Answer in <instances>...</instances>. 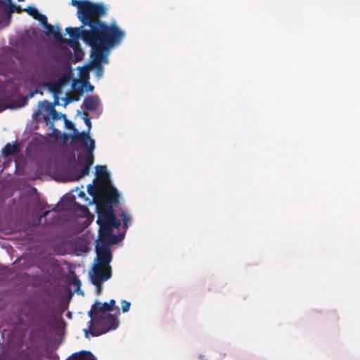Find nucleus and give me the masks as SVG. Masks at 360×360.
<instances>
[{
	"label": "nucleus",
	"instance_id": "nucleus-23",
	"mask_svg": "<svg viewBox=\"0 0 360 360\" xmlns=\"http://www.w3.org/2000/svg\"><path fill=\"white\" fill-rule=\"evenodd\" d=\"M63 117L65 118V124L68 129L74 130L75 132H77V129H75L74 124L66 119L65 115H63Z\"/></svg>",
	"mask_w": 360,
	"mask_h": 360
},
{
	"label": "nucleus",
	"instance_id": "nucleus-2",
	"mask_svg": "<svg viewBox=\"0 0 360 360\" xmlns=\"http://www.w3.org/2000/svg\"><path fill=\"white\" fill-rule=\"evenodd\" d=\"M71 5L77 8V16L81 22L79 27H67L66 32L73 39H81L86 44L107 24L102 18L108 14L107 7L102 3L89 0H72Z\"/></svg>",
	"mask_w": 360,
	"mask_h": 360
},
{
	"label": "nucleus",
	"instance_id": "nucleus-3",
	"mask_svg": "<svg viewBox=\"0 0 360 360\" xmlns=\"http://www.w3.org/2000/svg\"><path fill=\"white\" fill-rule=\"evenodd\" d=\"M124 37L125 32L115 22L107 23L93 38V42L87 44L93 50L91 65L108 63V51L120 44Z\"/></svg>",
	"mask_w": 360,
	"mask_h": 360
},
{
	"label": "nucleus",
	"instance_id": "nucleus-27",
	"mask_svg": "<svg viewBox=\"0 0 360 360\" xmlns=\"http://www.w3.org/2000/svg\"><path fill=\"white\" fill-rule=\"evenodd\" d=\"M43 26L46 28L49 34H52L53 32L54 27L52 25L46 22V24Z\"/></svg>",
	"mask_w": 360,
	"mask_h": 360
},
{
	"label": "nucleus",
	"instance_id": "nucleus-5",
	"mask_svg": "<svg viewBox=\"0 0 360 360\" xmlns=\"http://www.w3.org/2000/svg\"><path fill=\"white\" fill-rule=\"evenodd\" d=\"M89 323L91 335L92 336H99L111 330L116 329L119 325V321L114 315L108 313L91 319Z\"/></svg>",
	"mask_w": 360,
	"mask_h": 360
},
{
	"label": "nucleus",
	"instance_id": "nucleus-21",
	"mask_svg": "<svg viewBox=\"0 0 360 360\" xmlns=\"http://www.w3.org/2000/svg\"><path fill=\"white\" fill-rule=\"evenodd\" d=\"M72 284L75 286H76V290L75 291L79 294L80 293V286H81V282L79 281V279L77 278V277H74L73 279H72ZM81 294H83L82 292H81Z\"/></svg>",
	"mask_w": 360,
	"mask_h": 360
},
{
	"label": "nucleus",
	"instance_id": "nucleus-34",
	"mask_svg": "<svg viewBox=\"0 0 360 360\" xmlns=\"http://www.w3.org/2000/svg\"><path fill=\"white\" fill-rule=\"evenodd\" d=\"M87 84H88V90L90 91H92L94 89V86L92 85H91L89 82H87Z\"/></svg>",
	"mask_w": 360,
	"mask_h": 360
},
{
	"label": "nucleus",
	"instance_id": "nucleus-4",
	"mask_svg": "<svg viewBox=\"0 0 360 360\" xmlns=\"http://www.w3.org/2000/svg\"><path fill=\"white\" fill-rule=\"evenodd\" d=\"M72 141L77 143H82L84 146H87V141L89 142V148L84 153H80L77 155V165L79 166H84V168L81 171L80 174L77 175L75 180H79L83 176L88 175L90 171V167L94 163V158L93 151L95 149V141L91 139L89 136V133L84 131L79 133L75 132L72 136Z\"/></svg>",
	"mask_w": 360,
	"mask_h": 360
},
{
	"label": "nucleus",
	"instance_id": "nucleus-35",
	"mask_svg": "<svg viewBox=\"0 0 360 360\" xmlns=\"http://www.w3.org/2000/svg\"><path fill=\"white\" fill-rule=\"evenodd\" d=\"M80 196H83L84 197L85 196V193H83V192H81L80 194H79Z\"/></svg>",
	"mask_w": 360,
	"mask_h": 360
},
{
	"label": "nucleus",
	"instance_id": "nucleus-16",
	"mask_svg": "<svg viewBox=\"0 0 360 360\" xmlns=\"http://www.w3.org/2000/svg\"><path fill=\"white\" fill-rule=\"evenodd\" d=\"M51 34L53 35L54 39H56L58 41H63V42L67 43L68 44H70V43H71L70 40L63 39L62 34L60 32V31L58 30H54Z\"/></svg>",
	"mask_w": 360,
	"mask_h": 360
},
{
	"label": "nucleus",
	"instance_id": "nucleus-6",
	"mask_svg": "<svg viewBox=\"0 0 360 360\" xmlns=\"http://www.w3.org/2000/svg\"><path fill=\"white\" fill-rule=\"evenodd\" d=\"M96 175H97V179H95L94 182L98 181V182H99V184H103V186H105L106 187L105 189H104L103 193L97 198V204L99 202V199L102 197L109 198V195L107 194V192H108V191H109L110 189L114 190L116 192V193L117 195V203H118L120 195H119V193H117V189L115 188L112 187L111 185L110 180V175L108 172L107 167L105 165H97L96 167Z\"/></svg>",
	"mask_w": 360,
	"mask_h": 360
},
{
	"label": "nucleus",
	"instance_id": "nucleus-20",
	"mask_svg": "<svg viewBox=\"0 0 360 360\" xmlns=\"http://www.w3.org/2000/svg\"><path fill=\"white\" fill-rule=\"evenodd\" d=\"M83 120L85 122V124L88 127V133L90 131V129L91 128V122L90 119L89 118V114L86 112H83Z\"/></svg>",
	"mask_w": 360,
	"mask_h": 360
},
{
	"label": "nucleus",
	"instance_id": "nucleus-26",
	"mask_svg": "<svg viewBox=\"0 0 360 360\" xmlns=\"http://www.w3.org/2000/svg\"><path fill=\"white\" fill-rule=\"evenodd\" d=\"M49 114L51 115V118L53 120H57L60 119V116H62V115L58 113L56 110V109L53 110V111H51Z\"/></svg>",
	"mask_w": 360,
	"mask_h": 360
},
{
	"label": "nucleus",
	"instance_id": "nucleus-11",
	"mask_svg": "<svg viewBox=\"0 0 360 360\" xmlns=\"http://www.w3.org/2000/svg\"><path fill=\"white\" fill-rule=\"evenodd\" d=\"M71 360H96L91 352L81 351L75 352L70 356Z\"/></svg>",
	"mask_w": 360,
	"mask_h": 360
},
{
	"label": "nucleus",
	"instance_id": "nucleus-30",
	"mask_svg": "<svg viewBox=\"0 0 360 360\" xmlns=\"http://www.w3.org/2000/svg\"><path fill=\"white\" fill-rule=\"evenodd\" d=\"M102 284L103 283H99V285L98 284L94 285L96 287V291H97L98 294H100L102 291V289H103Z\"/></svg>",
	"mask_w": 360,
	"mask_h": 360
},
{
	"label": "nucleus",
	"instance_id": "nucleus-14",
	"mask_svg": "<svg viewBox=\"0 0 360 360\" xmlns=\"http://www.w3.org/2000/svg\"><path fill=\"white\" fill-rule=\"evenodd\" d=\"M39 110H45L46 112L49 114L53 111V110L55 109L54 105H53L51 103L49 102L48 101L45 100L42 102L39 103Z\"/></svg>",
	"mask_w": 360,
	"mask_h": 360
},
{
	"label": "nucleus",
	"instance_id": "nucleus-32",
	"mask_svg": "<svg viewBox=\"0 0 360 360\" xmlns=\"http://www.w3.org/2000/svg\"><path fill=\"white\" fill-rule=\"evenodd\" d=\"M49 213H50V211H45L44 212V214L41 215V218H42V217L46 218Z\"/></svg>",
	"mask_w": 360,
	"mask_h": 360
},
{
	"label": "nucleus",
	"instance_id": "nucleus-31",
	"mask_svg": "<svg viewBox=\"0 0 360 360\" xmlns=\"http://www.w3.org/2000/svg\"><path fill=\"white\" fill-rule=\"evenodd\" d=\"M84 332L85 333V337H89V333H90V328L89 329H84Z\"/></svg>",
	"mask_w": 360,
	"mask_h": 360
},
{
	"label": "nucleus",
	"instance_id": "nucleus-37",
	"mask_svg": "<svg viewBox=\"0 0 360 360\" xmlns=\"http://www.w3.org/2000/svg\"><path fill=\"white\" fill-rule=\"evenodd\" d=\"M116 309H117V311L118 312L120 311V309H119V307H117V308H116Z\"/></svg>",
	"mask_w": 360,
	"mask_h": 360
},
{
	"label": "nucleus",
	"instance_id": "nucleus-13",
	"mask_svg": "<svg viewBox=\"0 0 360 360\" xmlns=\"http://www.w3.org/2000/svg\"><path fill=\"white\" fill-rule=\"evenodd\" d=\"M46 86L53 96L60 95L62 93V88L56 82L47 83Z\"/></svg>",
	"mask_w": 360,
	"mask_h": 360
},
{
	"label": "nucleus",
	"instance_id": "nucleus-12",
	"mask_svg": "<svg viewBox=\"0 0 360 360\" xmlns=\"http://www.w3.org/2000/svg\"><path fill=\"white\" fill-rule=\"evenodd\" d=\"M18 146L8 143L2 150V153L5 157L12 155L18 152Z\"/></svg>",
	"mask_w": 360,
	"mask_h": 360
},
{
	"label": "nucleus",
	"instance_id": "nucleus-17",
	"mask_svg": "<svg viewBox=\"0 0 360 360\" xmlns=\"http://www.w3.org/2000/svg\"><path fill=\"white\" fill-rule=\"evenodd\" d=\"M4 5L9 6V9H10L11 12H16V13H20L21 12L25 11L24 9L21 8L20 6H19V5L16 6V5L13 4L12 1H11V3H5Z\"/></svg>",
	"mask_w": 360,
	"mask_h": 360
},
{
	"label": "nucleus",
	"instance_id": "nucleus-7",
	"mask_svg": "<svg viewBox=\"0 0 360 360\" xmlns=\"http://www.w3.org/2000/svg\"><path fill=\"white\" fill-rule=\"evenodd\" d=\"M112 276V268L110 266L95 263L90 272L91 283L94 285L103 283L110 278Z\"/></svg>",
	"mask_w": 360,
	"mask_h": 360
},
{
	"label": "nucleus",
	"instance_id": "nucleus-10",
	"mask_svg": "<svg viewBox=\"0 0 360 360\" xmlns=\"http://www.w3.org/2000/svg\"><path fill=\"white\" fill-rule=\"evenodd\" d=\"M100 105V100L98 96H86L83 102V106L86 110H95Z\"/></svg>",
	"mask_w": 360,
	"mask_h": 360
},
{
	"label": "nucleus",
	"instance_id": "nucleus-29",
	"mask_svg": "<svg viewBox=\"0 0 360 360\" xmlns=\"http://www.w3.org/2000/svg\"><path fill=\"white\" fill-rule=\"evenodd\" d=\"M59 95H57V96H54V100H53V105H54V107L56 105H59Z\"/></svg>",
	"mask_w": 360,
	"mask_h": 360
},
{
	"label": "nucleus",
	"instance_id": "nucleus-22",
	"mask_svg": "<svg viewBox=\"0 0 360 360\" xmlns=\"http://www.w3.org/2000/svg\"><path fill=\"white\" fill-rule=\"evenodd\" d=\"M34 19L38 20L42 25H44L48 22L46 16L39 13Z\"/></svg>",
	"mask_w": 360,
	"mask_h": 360
},
{
	"label": "nucleus",
	"instance_id": "nucleus-28",
	"mask_svg": "<svg viewBox=\"0 0 360 360\" xmlns=\"http://www.w3.org/2000/svg\"><path fill=\"white\" fill-rule=\"evenodd\" d=\"M115 300L113 299L110 300L109 303H108L110 311H112V307L115 306Z\"/></svg>",
	"mask_w": 360,
	"mask_h": 360
},
{
	"label": "nucleus",
	"instance_id": "nucleus-8",
	"mask_svg": "<svg viewBox=\"0 0 360 360\" xmlns=\"http://www.w3.org/2000/svg\"><path fill=\"white\" fill-rule=\"evenodd\" d=\"M111 311L107 302L101 303L96 302L91 308V310L88 312V315L91 319H94L99 315H103L108 314V312Z\"/></svg>",
	"mask_w": 360,
	"mask_h": 360
},
{
	"label": "nucleus",
	"instance_id": "nucleus-36",
	"mask_svg": "<svg viewBox=\"0 0 360 360\" xmlns=\"http://www.w3.org/2000/svg\"><path fill=\"white\" fill-rule=\"evenodd\" d=\"M44 119H45L46 121H47V120H49V117L46 116V117H44Z\"/></svg>",
	"mask_w": 360,
	"mask_h": 360
},
{
	"label": "nucleus",
	"instance_id": "nucleus-19",
	"mask_svg": "<svg viewBox=\"0 0 360 360\" xmlns=\"http://www.w3.org/2000/svg\"><path fill=\"white\" fill-rule=\"evenodd\" d=\"M24 11H26L30 15H31L34 19L39 13L38 10L33 6H27L24 9Z\"/></svg>",
	"mask_w": 360,
	"mask_h": 360
},
{
	"label": "nucleus",
	"instance_id": "nucleus-33",
	"mask_svg": "<svg viewBox=\"0 0 360 360\" xmlns=\"http://www.w3.org/2000/svg\"><path fill=\"white\" fill-rule=\"evenodd\" d=\"M11 0H0L1 4H5V3H11Z\"/></svg>",
	"mask_w": 360,
	"mask_h": 360
},
{
	"label": "nucleus",
	"instance_id": "nucleus-9",
	"mask_svg": "<svg viewBox=\"0 0 360 360\" xmlns=\"http://www.w3.org/2000/svg\"><path fill=\"white\" fill-rule=\"evenodd\" d=\"M95 185L89 184L87 187L88 193L93 196L95 199L96 204L97 205V198L102 195L105 189V186L103 184H99V182L95 181Z\"/></svg>",
	"mask_w": 360,
	"mask_h": 360
},
{
	"label": "nucleus",
	"instance_id": "nucleus-24",
	"mask_svg": "<svg viewBox=\"0 0 360 360\" xmlns=\"http://www.w3.org/2000/svg\"><path fill=\"white\" fill-rule=\"evenodd\" d=\"M131 303L126 300L122 301V310L123 312H128L129 311Z\"/></svg>",
	"mask_w": 360,
	"mask_h": 360
},
{
	"label": "nucleus",
	"instance_id": "nucleus-25",
	"mask_svg": "<svg viewBox=\"0 0 360 360\" xmlns=\"http://www.w3.org/2000/svg\"><path fill=\"white\" fill-rule=\"evenodd\" d=\"M122 221L124 222V226L127 227V223L131 220V218L129 215H127L124 212H122Z\"/></svg>",
	"mask_w": 360,
	"mask_h": 360
},
{
	"label": "nucleus",
	"instance_id": "nucleus-18",
	"mask_svg": "<svg viewBox=\"0 0 360 360\" xmlns=\"http://www.w3.org/2000/svg\"><path fill=\"white\" fill-rule=\"evenodd\" d=\"M92 68L96 69V75L99 79L101 78L103 75V64H98V65H91Z\"/></svg>",
	"mask_w": 360,
	"mask_h": 360
},
{
	"label": "nucleus",
	"instance_id": "nucleus-15",
	"mask_svg": "<svg viewBox=\"0 0 360 360\" xmlns=\"http://www.w3.org/2000/svg\"><path fill=\"white\" fill-rule=\"evenodd\" d=\"M70 79V75L65 74L60 76L56 82L62 88L63 86L67 84Z\"/></svg>",
	"mask_w": 360,
	"mask_h": 360
},
{
	"label": "nucleus",
	"instance_id": "nucleus-1",
	"mask_svg": "<svg viewBox=\"0 0 360 360\" xmlns=\"http://www.w3.org/2000/svg\"><path fill=\"white\" fill-rule=\"evenodd\" d=\"M109 198L102 197L98 203L97 224L99 226L98 238L96 240V257L95 263L110 266L112 255L110 246L118 243L124 238V234H113V229H118L120 221L115 214L113 205L117 202V193L114 190L107 192Z\"/></svg>",
	"mask_w": 360,
	"mask_h": 360
}]
</instances>
